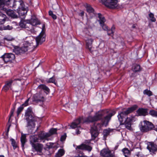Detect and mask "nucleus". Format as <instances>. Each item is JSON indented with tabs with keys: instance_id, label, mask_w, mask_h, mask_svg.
I'll return each instance as SVG.
<instances>
[{
	"instance_id": "nucleus-50",
	"label": "nucleus",
	"mask_w": 157,
	"mask_h": 157,
	"mask_svg": "<svg viewBox=\"0 0 157 157\" xmlns=\"http://www.w3.org/2000/svg\"><path fill=\"white\" fill-rule=\"evenodd\" d=\"M80 11V12L78 13V15L83 17L84 16V12L82 10H81Z\"/></svg>"
},
{
	"instance_id": "nucleus-59",
	"label": "nucleus",
	"mask_w": 157,
	"mask_h": 157,
	"mask_svg": "<svg viewBox=\"0 0 157 157\" xmlns=\"http://www.w3.org/2000/svg\"><path fill=\"white\" fill-rule=\"evenodd\" d=\"M0 157H5L3 155H0Z\"/></svg>"
},
{
	"instance_id": "nucleus-25",
	"label": "nucleus",
	"mask_w": 157,
	"mask_h": 157,
	"mask_svg": "<svg viewBox=\"0 0 157 157\" xmlns=\"http://www.w3.org/2000/svg\"><path fill=\"white\" fill-rule=\"evenodd\" d=\"M29 21H30V23L33 27L40 24L39 21L35 17H32L31 20Z\"/></svg>"
},
{
	"instance_id": "nucleus-44",
	"label": "nucleus",
	"mask_w": 157,
	"mask_h": 157,
	"mask_svg": "<svg viewBox=\"0 0 157 157\" xmlns=\"http://www.w3.org/2000/svg\"><path fill=\"white\" fill-rule=\"evenodd\" d=\"M14 38L10 36H8L4 38L5 40L7 41H11L14 40Z\"/></svg>"
},
{
	"instance_id": "nucleus-32",
	"label": "nucleus",
	"mask_w": 157,
	"mask_h": 157,
	"mask_svg": "<svg viewBox=\"0 0 157 157\" xmlns=\"http://www.w3.org/2000/svg\"><path fill=\"white\" fill-rule=\"evenodd\" d=\"M46 82L48 83H52L56 85V78L55 75H53L52 77L49 79H47L46 80Z\"/></svg>"
},
{
	"instance_id": "nucleus-6",
	"label": "nucleus",
	"mask_w": 157,
	"mask_h": 157,
	"mask_svg": "<svg viewBox=\"0 0 157 157\" xmlns=\"http://www.w3.org/2000/svg\"><path fill=\"white\" fill-rule=\"evenodd\" d=\"M19 26L21 28H24L31 33L34 32V28L30 23V21L28 20H21L19 23Z\"/></svg>"
},
{
	"instance_id": "nucleus-33",
	"label": "nucleus",
	"mask_w": 157,
	"mask_h": 157,
	"mask_svg": "<svg viewBox=\"0 0 157 157\" xmlns=\"http://www.w3.org/2000/svg\"><path fill=\"white\" fill-rule=\"evenodd\" d=\"M64 154V150L63 149H60L58 151L55 157H61V156L63 155Z\"/></svg>"
},
{
	"instance_id": "nucleus-24",
	"label": "nucleus",
	"mask_w": 157,
	"mask_h": 157,
	"mask_svg": "<svg viewBox=\"0 0 157 157\" xmlns=\"http://www.w3.org/2000/svg\"><path fill=\"white\" fill-rule=\"evenodd\" d=\"M39 139L36 135L31 136L30 137V142L31 145L36 144L35 143L39 141Z\"/></svg>"
},
{
	"instance_id": "nucleus-38",
	"label": "nucleus",
	"mask_w": 157,
	"mask_h": 157,
	"mask_svg": "<svg viewBox=\"0 0 157 157\" xmlns=\"http://www.w3.org/2000/svg\"><path fill=\"white\" fill-rule=\"evenodd\" d=\"M149 16L150 18V19L152 22H155L156 21V19L154 17L153 13H150L149 14Z\"/></svg>"
},
{
	"instance_id": "nucleus-52",
	"label": "nucleus",
	"mask_w": 157,
	"mask_h": 157,
	"mask_svg": "<svg viewBox=\"0 0 157 157\" xmlns=\"http://www.w3.org/2000/svg\"><path fill=\"white\" fill-rule=\"evenodd\" d=\"M51 16L52 17V18L54 19L55 20V19H56V18H57L56 16L54 14H53V15H52Z\"/></svg>"
},
{
	"instance_id": "nucleus-3",
	"label": "nucleus",
	"mask_w": 157,
	"mask_h": 157,
	"mask_svg": "<svg viewBox=\"0 0 157 157\" xmlns=\"http://www.w3.org/2000/svg\"><path fill=\"white\" fill-rule=\"evenodd\" d=\"M39 44H40L35 40H32L31 43L28 41H25L23 46L21 47H17L14 50V52L17 55L21 54L27 52L28 50L30 51H33Z\"/></svg>"
},
{
	"instance_id": "nucleus-36",
	"label": "nucleus",
	"mask_w": 157,
	"mask_h": 157,
	"mask_svg": "<svg viewBox=\"0 0 157 157\" xmlns=\"http://www.w3.org/2000/svg\"><path fill=\"white\" fill-rule=\"evenodd\" d=\"M10 141L11 142V144L14 149L17 147V144L14 139L11 138L10 139Z\"/></svg>"
},
{
	"instance_id": "nucleus-48",
	"label": "nucleus",
	"mask_w": 157,
	"mask_h": 157,
	"mask_svg": "<svg viewBox=\"0 0 157 157\" xmlns=\"http://www.w3.org/2000/svg\"><path fill=\"white\" fill-rule=\"evenodd\" d=\"M14 61H12V62H9L8 63H6L8 64V66L9 67H13L14 65V63H13V62Z\"/></svg>"
},
{
	"instance_id": "nucleus-47",
	"label": "nucleus",
	"mask_w": 157,
	"mask_h": 157,
	"mask_svg": "<svg viewBox=\"0 0 157 157\" xmlns=\"http://www.w3.org/2000/svg\"><path fill=\"white\" fill-rule=\"evenodd\" d=\"M134 156L135 157H142V155L141 152H139L136 153V154H135Z\"/></svg>"
},
{
	"instance_id": "nucleus-1",
	"label": "nucleus",
	"mask_w": 157,
	"mask_h": 157,
	"mask_svg": "<svg viewBox=\"0 0 157 157\" xmlns=\"http://www.w3.org/2000/svg\"><path fill=\"white\" fill-rule=\"evenodd\" d=\"M106 110H102L97 113L94 116H89L84 121V122H93L101 120V123H95L91 127V132L92 139L94 140L98 136V131L101 129L105 125L106 126L110 120L111 117L116 113L113 111L107 114Z\"/></svg>"
},
{
	"instance_id": "nucleus-19",
	"label": "nucleus",
	"mask_w": 157,
	"mask_h": 157,
	"mask_svg": "<svg viewBox=\"0 0 157 157\" xmlns=\"http://www.w3.org/2000/svg\"><path fill=\"white\" fill-rule=\"evenodd\" d=\"M17 12L20 16H23L22 18H25V15L27 13V11L25 7V6L21 7L17 10Z\"/></svg>"
},
{
	"instance_id": "nucleus-14",
	"label": "nucleus",
	"mask_w": 157,
	"mask_h": 157,
	"mask_svg": "<svg viewBox=\"0 0 157 157\" xmlns=\"http://www.w3.org/2000/svg\"><path fill=\"white\" fill-rule=\"evenodd\" d=\"M24 6V3L22 0H14L12 7L13 8H16L17 10L19 8H21Z\"/></svg>"
},
{
	"instance_id": "nucleus-62",
	"label": "nucleus",
	"mask_w": 157,
	"mask_h": 157,
	"mask_svg": "<svg viewBox=\"0 0 157 157\" xmlns=\"http://www.w3.org/2000/svg\"><path fill=\"white\" fill-rule=\"evenodd\" d=\"M38 129V128H37L36 130V131H37Z\"/></svg>"
},
{
	"instance_id": "nucleus-4",
	"label": "nucleus",
	"mask_w": 157,
	"mask_h": 157,
	"mask_svg": "<svg viewBox=\"0 0 157 157\" xmlns=\"http://www.w3.org/2000/svg\"><path fill=\"white\" fill-rule=\"evenodd\" d=\"M25 116V119L28 121L27 126H31L33 128L35 127V122L36 121V118L34 115L31 107H29L26 110Z\"/></svg>"
},
{
	"instance_id": "nucleus-54",
	"label": "nucleus",
	"mask_w": 157,
	"mask_h": 157,
	"mask_svg": "<svg viewBox=\"0 0 157 157\" xmlns=\"http://www.w3.org/2000/svg\"><path fill=\"white\" fill-rule=\"evenodd\" d=\"M22 80V78H16L14 79L15 81H21Z\"/></svg>"
},
{
	"instance_id": "nucleus-18",
	"label": "nucleus",
	"mask_w": 157,
	"mask_h": 157,
	"mask_svg": "<svg viewBox=\"0 0 157 157\" xmlns=\"http://www.w3.org/2000/svg\"><path fill=\"white\" fill-rule=\"evenodd\" d=\"M50 136L49 133H44V132H41L38 134V138L39 140H48V138Z\"/></svg>"
},
{
	"instance_id": "nucleus-34",
	"label": "nucleus",
	"mask_w": 157,
	"mask_h": 157,
	"mask_svg": "<svg viewBox=\"0 0 157 157\" xmlns=\"http://www.w3.org/2000/svg\"><path fill=\"white\" fill-rule=\"evenodd\" d=\"M115 28L114 26H113L111 29L109 30L108 29L107 31V34L108 35L113 36V33L115 30Z\"/></svg>"
},
{
	"instance_id": "nucleus-41",
	"label": "nucleus",
	"mask_w": 157,
	"mask_h": 157,
	"mask_svg": "<svg viewBox=\"0 0 157 157\" xmlns=\"http://www.w3.org/2000/svg\"><path fill=\"white\" fill-rule=\"evenodd\" d=\"M57 131L56 128H52L49 131V134L50 136L52 135L56 134Z\"/></svg>"
},
{
	"instance_id": "nucleus-55",
	"label": "nucleus",
	"mask_w": 157,
	"mask_h": 157,
	"mask_svg": "<svg viewBox=\"0 0 157 157\" xmlns=\"http://www.w3.org/2000/svg\"><path fill=\"white\" fill-rule=\"evenodd\" d=\"M99 2H100L102 3L104 5V2L105 1V0H98Z\"/></svg>"
},
{
	"instance_id": "nucleus-17",
	"label": "nucleus",
	"mask_w": 157,
	"mask_h": 157,
	"mask_svg": "<svg viewBox=\"0 0 157 157\" xmlns=\"http://www.w3.org/2000/svg\"><path fill=\"white\" fill-rule=\"evenodd\" d=\"M112 154L111 151L108 149H103L100 152L102 157H109Z\"/></svg>"
},
{
	"instance_id": "nucleus-28",
	"label": "nucleus",
	"mask_w": 157,
	"mask_h": 157,
	"mask_svg": "<svg viewBox=\"0 0 157 157\" xmlns=\"http://www.w3.org/2000/svg\"><path fill=\"white\" fill-rule=\"evenodd\" d=\"M38 88L39 89H41L44 90L46 94H48L49 93V89L48 87L44 85H40L39 86Z\"/></svg>"
},
{
	"instance_id": "nucleus-35",
	"label": "nucleus",
	"mask_w": 157,
	"mask_h": 157,
	"mask_svg": "<svg viewBox=\"0 0 157 157\" xmlns=\"http://www.w3.org/2000/svg\"><path fill=\"white\" fill-rule=\"evenodd\" d=\"M110 132V129H105L104 130L103 134L104 139H106L107 136L109 135Z\"/></svg>"
},
{
	"instance_id": "nucleus-16",
	"label": "nucleus",
	"mask_w": 157,
	"mask_h": 157,
	"mask_svg": "<svg viewBox=\"0 0 157 157\" xmlns=\"http://www.w3.org/2000/svg\"><path fill=\"white\" fill-rule=\"evenodd\" d=\"M82 118L79 117L75 120L71 124V127L72 128H80V126L81 123V120Z\"/></svg>"
},
{
	"instance_id": "nucleus-43",
	"label": "nucleus",
	"mask_w": 157,
	"mask_h": 157,
	"mask_svg": "<svg viewBox=\"0 0 157 157\" xmlns=\"http://www.w3.org/2000/svg\"><path fill=\"white\" fill-rule=\"evenodd\" d=\"M149 113L152 116L157 117V111H156L154 110H151Z\"/></svg>"
},
{
	"instance_id": "nucleus-40",
	"label": "nucleus",
	"mask_w": 157,
	"mask_h": 157,
	"mask_svg": "<svg viewBox=\"0 0 157 157\" xmlns=\"http://www.w3.org/2000/svg\"><path fill=\"white\" fill-rule=\"evenodd\" d=\"M24 109V107L22 106L21 105L20 107H19L17 110V115L18 116L20 113L21 112V111L23 110Z\"/></svg>"
},
{
	"instance_id": "nucleus-2",
	"label": "nucleus",
	"mask_w": 157,
	"mask_h": 157,
	"mask_svg": "<svg viewBox=\"0 0 157 157\" xmlns=\"http://www.w3.org/2000/svg\"><path fill=\"white\" fill-rule=\"evenodd\" d=\"M137 108V105H133L128 108L126 111L121 112L118 115L117 117L120 124H124L125 127L128 130L131 129V122L133 120L134 117L132 116L127 117L124 122V119L125 118V117L128 114L136 110Z\"/></svg>"
},
{
	"instance_id": "nucleus-39",
	"label": "nucleus",
	"mask_w": 157,
	"mask_h": 157,
	"mask_svg": "<svg viewBox=\"0 0 157 157\" xmlns=\"http://www.w3.org/2000/svg\"><path fill=\"white\" fill-rule=\"evenodd\" d=\"M144 94H146L149 96H150L152 95V92L150 90L146 89L144 91Z\"/></svg>"
},
{
	"instance_id": "nucleus-8",
	"label": "nucleus",
	"mask_w": 157,
	"mask_h": 157,
	"mask_svg": "<svg viewBox=\"0 0 157 157\" xmlns=\"http://www.w3.org/2000/svg\"><path fill=\"white\" fill-rule=\"evenodd\" d=\"M1 58L2 59L5 63H6L9 62H11L12 61H14L15 56L12 53H7L2 56Z\"/></svg>"
},
{
	"instance_id": "nucleus-46",
	"label": "nucleus",
	"mask_w": 157,
	"mask_h": 157,
	"mask_svg": "<svg viewBox=\"0 0 157 157\" xmlns=\"http://www.w3.org/2000/svg\"><path fill=\"white\" fill-rule=\"evenodd\" d=\"M66 137V134H64L60 138V140L63 141L65 140Z\"/></svg>"
},
{
	"instance_id": "nucleus-5",
	"label": "nucleus",
	"mask_w": 157,
	"mask_h": 157,
	"mask_svg": "<svg viewBox=\"0 0 157 157\" xmlns=\"http://www.w3.org/2000/svg\"><path fill=\"white\" fill-rule=\"evenodd\" d=\"M154 128V126L151 122L144 121L141 123V125L140 128L142 132L145 133L152 130Z\"/></svg>"
},
{
	"instance_id": "nucleus-22",
	"label": "nucleus",
	"mask_w": 157,
	"mask_h": 157,
	"mask_svg": "<svg viewBox=\"0 0 157 157\" xmlns=\"http://www.w3.org/2000/svg\"><path fill=\"white\" fill-rule=\"evenodd\" d=\"M136 113L140 116H145L147 114V109L143 108L139 109L137 110Z\"/></svg>"
},
{
	"instance_id": "nucleus-53",
	"label": "nucleus",
	"mask_w": 157,
	"mask_h": 157,
	"mask_svg": "<svg viewBox=\"0 0 157 157\" xmlns=\"http://www.w3.org/2000/svg\"><path fill=\"white\" fill-rule=\"evenodd\" d=\"M49 15L50 16H51L52 15H53V14H54L52 12V11H51V10H50L49 11Z\"/></svg>"
},
{
	"instance_id": "nucleus-61",
	"label": "nucleus",
	"mask_w": 157,
	"mask_h": 157,
	"mask_svg": "<svg viewBox=\"0 0 157 157\" xmlns=\"http://www.w3.org/2000/svg\"><path fill=\"white\" fill-rule=\"evenodd\" d=\"M155 130L157 131V128L155 129Z\"/></svg>"
},
{
	"instance_id": "nucleus-58",
	"label": "nucleus",
	"mask_w": 157,
	"mask_h": 157,
	"mask_svg": "<svg viewBox=\"0 0 157 157\" xmlns=\"http://www.w3.org/2000/svg\"><path fill=\"white\" fill-rule=\"evenodd\" d=\"M76 132L77 134H79L80 133V132L79 130H78L77 131H76Z\"/></svg>"
},
{
	"instance_id": "nucleus-42",
	"label": "nucleus",
	"mask_w": 157,
	"mask_h": 157,
	"mask_svg": "<svg viewBox=\"0 0 157 157\" xmlns=\"http://www.w3.org/2000/svg\"><path fill=\"white\" fill-rule=\"evenodd\" d=\"M149 113L152 116L157 117V111H156L154 110H151Z\"/></svg>"
},
{
	"instance_id": "nucleus-37",
	"label": "nucleus",
	"mask_w": 157,
	"mask_h": 157,
	"mask_svg": "<svg viewBox=\"0 0 157 157\" xmlns=\"http://www.w3.org/2000/svg\"><path fill=\"white\" fill-rule=\"evenodd\" d=\"M133 71L135 72L139 71H140V66L139 65L136 64L133 66Z\"/></svg>"
},
{
	"instance_id": "nucleus-9",
	"label": "nucleus",
	"mask_w": 157,
	"mask_h": 157,
	"mask_svg": "<svg viewBox=\"0 0 157 157\" xmlns=\"http://www.w3.org/2000/svg\"><path fill=\"white\" fill-rule=\"evenodd\" d=\"M90 143V142L89 141L86 143V144H82L80 145L77 146L76 148V149L77 151L79 150H85L90 152L92 148L91 146L89 145Z\"/></svg>"
},
{
	"instance_id": "nucleus-60",
	"label": "nucleus",
	"mask_w": 157,
	"mask_h": 157,
	"mask_svg": "<svg viewBox=\"0 0 157 157\" xmlns=\"http://www.w3.org/2000/svg\"><path fill=\"white\" fill-rule=\"evenodd\" d=\"M1 15H2V13H0V16H1Z\"/></svg>"
},
{
	"instance_id": "nucleus-12",
	"label": "nucleus",
	"mask_w": 157,
	"mask_h": 157,
	"mask_svg": "<svg viewBox=\"0 0 157 157\" xmlns=\"http://www.w3.org/2000/svg\"><path fill=\"white\" fill-rule=\"evenodd\" d=\"M98 17L99 19V23L102 29L104 30H108V27L104 24V23L105 21V19L104 17L100 13L98 14Z\"/></svg>"
},
{
	"instance_id": "nucleus-27",
	"label": "nucleus",
	"mask_w": 157,
	"mask_h": 157,
	"mask_svg": "<svg viewBox=\"0 0 157 157\" xmlns=\"http://www.w3.org/2000/svg\"><path fill=\"white\" fill-rule=\"evenodd\" d=\"M20 140L21 144L22 147V148L24 149L25 144L27 141L26 138V134H23L22 133L21 134Z\"/></svg>"
},
{
	"instance_id": "nucleus-30",
	"label": "nucleus",
	"mask_w": 157,
	"mask_h": 157,
	"mask_svg": "<svg viewBox=\"0 0 157 157\" xmlns=\"http://www.w3.org/2000/svg\"><path fill=\"white\" fill-rule=\"evenodd\" d=\"M6 13L8 15L13 18H16L17 17L14 11L10 9L7 11Z\"/></svg>"
},
{
	"instance_id": "nucleus-31",
	"label": "nucleus",
	"mask_w": 157,
	"mask_h": 157,
	"mask_svg": "<svg viewBox=\"0 0 157 157\" xmlns=\"http://www.w3.org/2000/svg\"><path fill=\"white\" fill-rule=\"evenodd\" d=\"M12 0H0V8L4 5H9Z\"/></svg>"
},
{
	"instance_id": "nucleus-51",
	"label": "nucleus",
	"mask_w": 157,
	"mask_h": 157,
	"mask_svg": "<svg viewBox=\"0 0 157 157\" xmlns=\"http://www.w3.org/2000/svg\"><path fill=\"white\" fill-rule=\"evenodd\" d=\"M5 21V17L3 19H0V22L1 24H3Z\"/></svg>"
},
{
	"instance_id": "nucleus-11",
	"label": "nucleus",
	"mask_w": 157,
	"mask_h": 157,
	"mask_svg": "<svg viewBox=\"0 0 157 157\" xmlns=\"http://www.w3.org/2000/svg\"><path fill=\"white\" fill-rule=\"evenodd\" d=\"M147 148L149 150L151 154L152 155L155 154L156 152L157 146L156 144L153 142H149Z\"/></svg>"
},
{
	"instance_id": "nucleus-56",
	"label": "nucleus",
	"mask_w": 157,
	"mask_h": 157,
	"mask_svg": "<svg viewBox=\"0 0 157 157\" xmlns=\"http://www.w3.org/2000/svg\"><path fill=\"white\" fill-rule=\"evenodd\" d=\"M109 157H116L114 155H113V154H112L111 155V156H109Z\"/></svg>"
},
{
	"instance_id": "nucleus-15",
	"label": "nucleus",
	"mask_w": 157,
	"mask_h": 157,
	"mask_svg": "<svg viewBox=\"0 0 157 157\" xmlns=\"http://www.w3.org/2000/svg\"><path fill=\"white\" fill-rule=\"evenodd\" d=\"M45 98L42 94H37L34 95L33 101L38 103L43 102Z\"/></svg>"
},
{
	"instance_id": "nucleus-57",
	"label": "nucleus",
	"mask_w": 157,
	"mask_h": 157,
	"mask_svg": "<svg viewBox=\"0 0 157 157\" xmlns=\"http://www.w3.org/2000/svg\"><path fill=\"white\" fill-rule=\"evenodd\" d=\"M132 28H136V25H135V24H134L132 25Z\"/></svg>"
},
{
	"instance_id": "nucleus-13",
	"label": "nucleus",
	"mask_w": 157,
	"mask_h": 157,
	"mask_svg": "<svg viewBox=\"0 0 157 157\" xmlns=\"http://www.w3.org/2000/svg\"><path fill=\"white\" fill-rule=\"evenodd\" d=\"M32 146L33 151H36L40 153L41 152L43 148V145L39 143H36L33 144Z\"/></svg>"
},
{
	"instance_id": "nucleus-29",
	"label": "nucleus",
	"mask_w": 157,
	"mask_h": 157,
	"mask_svg": "<svg viewBox=\"0 0 157 157\" xmlns=\"http://www.w3.org/2000/svg\"><path fill=\"white\" fill-rule=\"evenodd\" d=\"M122 151L125 157H129L130 155V151L127 148H124L122 150Z\"/></svg>"
},
{
	"instance_id": "nucleus-20",
	"label": "nucleus",
	"mask_w": 157,
	"mask_h": 157,
	"mask_svg": "<svg viewBox=\"0 0 157 157\" xmlns=\"http://www.w3.org/2000/svg\"><path fill=\"white\" fill-rule=\"evenodd\" d=\"M93 41V40L91 38L88 39L86 41V48L91 53L93 52L92 44Z\"/></svg>"
},
{
	"instance_id": "nucleus-23",
	"label": "nucleus",
	"mask_w": 157,
	"mask_h": 157,
	"mask_svg": "<svg viewBox=\"0 0 157 157\" xmlns=\"http://www.w3.org/2000/svg\"><path fill=\"white\" fill-rule=\"evenodd\" d=\"M85 7L86 8V11L90 15H92V16L95 15L94 10L90 5L87 4L86 5Z\"/></svg>"
},
{
	"instance_id": "nucleus-49",
	"label": "nucleus",
	"mask_w": 157,
	"mask_h": 157,
	"mask_svg": "<svg viewBox=\"0 0 157 157\" xmlns=\"http://www.w3.org/2000/svg\"><path fill=\"white\" fill-rule=\"evenodd\" d=\"M4 28L5 30H10L12 29L13 27L12 26H10L9 25H8L6 26H4Z\"/></svg>"
},
{
	"instance_id": "nucleus-45",
	"label": "nucleus",
	"mask_w": 157,
	"mask_h": 157,
	"mask_svg": "<svg viewBox=\"0 0 157 157\" xmlns=\"http://www.w3.org/2000/svg\"><path fill=\"white\" fill-rule=\"evenodd\" d=\"M29 98L24 103L22 104L21 105L22 106H26L28 105L29 104Z\"/></svg>"
},
{
	"instance_id": "nucleus-26",
	"label": "nucleus",
	"mask_w": 157,
	"mask_h": 157,
	"mask_svg": "<svg viewBox=\"0 0 157 157\" xmlns=\"http://www.w3.org/2000/svg\"><path fill=\"white\" fill-rule=\"evenodd\" d=\"M15 108H16V104H15L13 106V108L11 109L10 111V117H9L8 122V124H9V126H8V128L7 129V132H9V130L11 126V124H10V118L12 116H13V113L15 109Z\"/></svg>"
},
{
	"instance_id": "nucleus-10",
	"label": "nucleus",
	"mask_w": 157,
	"mask_h": 157,
	"mask_svg": "<svg viewBox=\"0 0 157 157\" xmlns=\"http://www.w3.org/2000/svg\"><path fill=\"white\" fill-rule=\"evenodd\" d=\"M117 0H106L104 2V5L111 9H114L117 6Z\"/></svg>"
},
{
	"instance_id": "nucleus-7",
	"label": "nucleus",
	"mask_w": 157,
	"mask_h": 157,
	"mask_svg": "<svg viewBox=\"0 0 157 157\" xmlns=\"http://www.w3.org/2000/svg\"><path fill=\"white\" fill-rule=\"evenodd\" d=\"M45 26L44 24H43L42 26V31L39 35L36 37L35 40L40 44L44 42L45 40Z\"/></svg>"
},
{
	"instance_id": "nucleus-21",
	"label": "nucleus",
	"mask_w": 157,
	"mask_h": 157,
	"mask_svg": "<svg viewBox=\"0 0 157 157\" xmlns=\"http://www.w3.org/2000/svg\"><path fill=\"white\" fill-rule=\"evenodd\" d=\"M13 81L12 79H10L6 81L5 82V85L3 87V90L6 92L11 87Z\"/></svg>"
}]
</instances>
